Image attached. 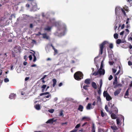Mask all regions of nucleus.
Here are the masks:
<instances>
[{
  "mask_svg": "<svg viewBox=\"0 0 132 132\" xmlns=\"http://www.w3.org/2000/svg\"><path fill=\"white\" fill-rule=\"evenodd\" d=\"M114 81L116 82V83L117 84V76H115V77Z\"/></svg>",
  "mask_w": 132,
  "mask_h": 132,
  "instance_id": "obj_52",
  "label": "nucleus"
},
{
  "mask_svg": "<svg viewBox=\"0 0 132 132\" xmlns=\"http://www.w3.org/2000/svg\"><path fill=\"white\" fill-rule=\"evenodd\" d=\"M67 122H65L64 123H61V124L62 125H67Z\"/></svg>",
  "mask_w": 132,
  "mask_h": 132,
  "instance_id": "obj_50",
  "label": "nucleus"
},
{
  "mask_svg": "<svg viewBox=\"0 0 132 132\" xmlns=\"http://www.w3.org/2000/svg\"><path fill=\"white\" fill-rule=\"evenodd\" d=\"M12 56L13 57H15V53L14 52H12Z\"/></svg>",
  "mask_w": 132,
  "mask_h": 132,
  "instance_id": "obj_45",
  "label": "nucleus"
},
{
  "mask_svg": "<svg viewBox=\"0 0 132 132\" xmlns=\"http://www.w3.org/2000/svg\"><path fill=\"white\" fill-rule=\"evenodd\" d=\"M109 47L110 49H112L113 48V45L112 43L110 44Z\"/></svg>",
  "mask_w": 132,
  "mask_h": 132,
  "instance_id": "obj_31",
  "label": "nucleus"
},
{
  "mask_svg": "<svg viewBox=\"0 0 132 132\" xmlns=\"http://www.w3.org/2000/svg\"><path fill=\"white\" fill-rule=\"evenodd\" d=\"M90 80L89 79H87L85 80V83L87 85H89L90 83Z\"/></svg>",
  "mask_w": 132,
  "mask_h": 132,
  "instance_id": "obj_11",
  "label": "nucleus"
},
{
  "mask_svg": "<svg viewBox=\"0 0 132 132\" xmlns=\"http://www.w3.org/2000/svg\"><path fill=\"white\" fill-rule=\"evenodd\" d=\"M43 36V37L44 38L46 39H49V37L47 36L46 34H42Z\"/></svg>",
  "mask_w": 132,
  "mask_h": 132,
  "instance_id": "obj_12",
  "label": "nucleus"
},
{
  "mask_svg": "<svg viewBox=\"0 0 132 132\" xmlns=\"http://www.w3.org/2000/svg\"><path fill=\"white\" fill-rule=\"evenodd\" d=\"M128 7H127L124 9L127 12H128Z\"/></svg>",
  "mask_w": 132,
  "mask_h": 132,
  "instance_id": "obj_48",
  "label": "nucleus"
},
{
  "mask_svg": "<svg viewBox=\"0 0 132 132\" xmlns=\"http://www.w3.org/2000/svg\"><path fill=\"white\" fill-rule=\"evenodd\" d=\"M101 93V90L100 89H99L98 91V93L99 94H100Z\"/></svg>",
  "mask_w": 132,
  "mask_h": 132,
  "instance_id": "obj_59",
  "label": "nucleus"
},
{
  "mask_svg": "<svg viewBox=\"0 0 132 132\" xmlns=\"http://www.w3.org/2000/svg\"><path fill=\"white\" fill-rule=\"evenodd\" d=\"M89 87L87 85H85V86H84L83 87V88L84 89H85V90H88V88H87V87Z\"/></svg>",
  "mask_w": 132,
  "mask_h": 132,
  "instance_id": "obj_33",
  "label": "nucleus"
},
{
  "mask_svg": "<svg viewBox=\"0 0 132 132\" xmlns=\"http://www.w3.org/2000/svg\"><path fill=\"white\" fill-rule=\"evenodd\" d=\"M16 96V94H14V93H11L10 95L9 98L10 99H12L14 98Z\"/></svg>",
  "mask_w": 132,
  "mask_h": 132,
  "instance_id": "obj_8",
  "label": "nucleus"
},
{
  "mask_svg": "<svg viewBox=\"0 0 132 132\" xmlns=\"http://www.w3.org/2000/svg\"><path fill=\"white\" fill-rule=\"evenodd\" d=\"M95 125L94 124H93L92 129V132H95Z\"/></svg>",
  "mask_w": 132,
  "mask_h": 132,
  "instance_id": "obj_22",
  "label": "nucleus"
},
{
  "mask_svg": "<svg viewBox=\"0 0 132 132\" xmlns=\"http://www.w3.org/2000/svg\"><path fill=\"white\" fill-rule=\"evenodd\" d=\"M112 72L113 73H115L117 71V70H116L115 69H112Z\"/></svg>",
  "mask_w": 132,
  "mask_h": 132,
  "instance_id": "obj_47",
  "label": "nucleus"
},
{
  "mask_svg": "<svg viewBox=\"0 0 132 132\" xmlns=\"http://www.w3.org/2000/svg\"><path fill=\"white\" fill-rule=\"evenodd\" d=\"M113 109V112H114L116 114L118 113V110L117 108L116 107H114Z\"/></svg>",
  "mask_w": 132,
  "mask_h": 132,
  "instance_id": "obj_15",
  "label": "nucleus"
},
{
  "mask_svg": "<svg viewBox=\"0 0 132 132\" xmlns=\"http://www.w3.org/2000/svg\"><path fill=\"white\" fill-rule=\"evenodd\" d=\"M35 107L36 109L38 110H39L40 109V105L39 104H37L35 106Z\"/></svg>",
  "mask_w": 132,
  "mask_h": 132,
  "instance_id": "obj_17",
  "label": "nucleus"
},
{
  "mask_svg": "<svg viewBox=\"0 0 132 132\" xmlns=\"http://www.w3.org/2000/svg\"><path fill=\"white\" fill-rule=\"evenodd\" d=\"M80 125H81V124L80 123H79V124H77L75 126V128H76V129L78 128L80 126Z\"/></svg>",
  "mask_w": 132,
  "mask_h": 132,
  "instance_id": "obj_30",
  "label": "nucleus"
},
{
  "mask_svg": "<svg viewBox=\"0 0 132 132\" xmlns=\"http://www.w3.org/2000/svg\"><path fill=\"white\" fill-rule=\"evenodd\" d=\"M106 99L107 101H110L112 100L111 96L109 94L106 97Z\"/></svg>",
  "mask_w": 132,
  "mask_h": 132,
  "instance_id": "obj_18",
  "label": "nucleus"
},
{
  "mask_svg": "<svg viewBox=\"0 0 132 132\" xmlns=\"http://www.w3.org/2000/svg\"><path fill=\"white\" fill-rule=\"evenodd\" d=\"M117 24H115L114 26V29L115 30H116V29L117 28Z\"/></svg>",
  "mask_w": 132,
  "mask_h": 132,
  "instance_id": "obj_56",
  "label": "nucleus"
},
{
  "mask_svg": "<svg viewBox=\"0 0 132 132\" xmlns=\"http://www.w3.org/2000/svg\"><path fill=\"white\" fill-rule=\"evenodd\" d=\"M92 85L93 87L95 89H96L97 87L96 83L94 82H93L92 83Z\"/></svg>",
  "mask_w": 132,
  "mask_h": 132,
  "instance_id": "obj_10",
  "label": "nucleus"
},
{
  "mask_svg": "<svg viewBox=\"0 0 132 132\" xmlns=\"http://www.w3.org/2000/svg\"><path fill=\"white\" fill-rule=\"evenodd\" d=\"M33 56H34L33 61L34 62H35V61H36V57L34 54H33Z\"/></svg>",
  "mask_w": 132,
  "mask_h": 132,
  "instance_id": "obj_41",
  "label": "nucleus"
},
{
  "mask_svg": "<svg viewBox=\"0 0 132 132\" xmlns=\"http://www.w3.org/2000/svg\"><path fill=\"white\" fill-rule=\"evenodd\" d=\"M128 64L130 66L132 65V63L131 61H129L128 62Z\"/></svg>",
  "mask_w": 132,
  "mask_h": 132,
  "instance_id": "obj_46",
  "label": "nucleus"
},
{
  "mask_svg": "<svg viewBox=\"0 0 132 132\" xmlns=\"http://www.w3.org/2000/svg\"><path fill=\"white\" fill-rule=\"evenodd\" d=\"M102 70H100L99 69L98 71V74H100V75H104L105 73V71L104 69H103L102 71Z\"/></svg>",
  "mask_w": 132,
  "mask_h": 132,
  "instance_id": "obj_6",
  "label": "nucleus"
},
{
  "mask_svg": "<svg viewBox=\"0 0 132 132\" xmlns=\"http://www.w3.org/2000/svg\"><path fill=\"white\" fill-rule=\"evenodd\" d=\"M121 9V11H122V13H123L124 15L125 16H126V13H125V10L123 9Z\"/></svg>",
  "mask_w": 132,
  "mask_h": 132,
  "instance_id": "obj_28",
  "label": "nucleus"
},
{
  "mask_svg": "<svg viewBox=\"0 0 132 132\" xmlns=\"http://www.w3.org/2000/svg\"><path fill=\"white\" fill-rule=\"evenodd\" d=\"M50 94V93L49 92H45V93H41L39 95L40 96H42L44 95L48 94V95H47L46 96H45V97L44 98H48L50 97H51V94Z\"/></svg>",
  "mask_w": 132,
  "mask_h": 132,
  "instance_id": "obj_4",
  "label": "nucleus"
},
{
  "mask_svg": "<svg viewBox=\"0 0 132 132\" xmlns=\"http://www.w3.org/2000/svg\"><path fill=\"white\" fill-rule=\"evenodd\" d=\"M108 44V42L106 41H105L100 45L99 46L100 49L99 50V54L102 55V54L103 49L104 48V46L105 44Z\"/></svg>",
  "mask_w": 132,
  "mask_h": 132,
  "instance_id": "obj_2",
  "label": "nucleus"
},
{
  "mask_svg": "<svg viewBox=\"0 0 132 132\" xmlns=\"http://www.w3.org/2000/svg\"><path fill=\"white\" fill-rule=\"evenodd\" d=\"M29 60H31L32 59V57L31 55H30L29 56Z\"/></svg>",
  "mask_w": 132,
  "mask_h": 132,
  "instance_id": "obj_54",
  "label": "nucleus"
},
{
  "mask_svg": "<svg viewBox=\"0 0 132 132\" xmlns=\"http://www.w3.org/2000/svg\"><path fill=\"white\" fill-rule=\"evenodd\" d=\"M9 81V79L7 78H5L4 79V81L5 82H7Z\"/></svg>",
  "mask_w": 132,
  "mask_h": 132,
  "instance_id": "obj_34",
  "label": "nucleus"
},
{
  "mask_svg": "<svg viewBox=\"0 0 132 132\" xmlns=\"http://www.w3.org/2000/svg\"><path fill=\"white\" fill-rule=\"evenodd\" d=\"M119 9V7H116V8L115 9V12H116L118 11V10Z\"/></svg>",
  "mask_w": 132,
  "mask_h": 132,
  "instance_id": "obj_51",
  "label": "nucleus"
},
{
  "mask_svg": "<svg viewBox=\"0 0 132 132\" xmlns=\"http://www.w3.org/2000/svg\"><path fill=\"white\" fill-rule=\"evenodd\" d=\"M62 85V82H60L59 84V87H60Z\"/></svg>",
  "mask_w": 132,
  "mask_h": 132,
  "instance_id": "obj_64",
  "label": "nucleus"
},
{
  "mask_svg": "<svg viewBox=\"0 0 132 132\" xmlns=\"http://www.w3.org/2000/svg\"><path fill=\"white\" fill-rule=\"evenodd\" d=\"M63 111L62 110H61L60 112L59 116H64V115L63 114Z\"/></svg>",
  "mask_w": 132,
  "mask_h": 132,
  "instance_id": "obj_26",
  "label": "nucleus"
},
{
  "mask_svg": "<svg viewBox=\"0 0 132 132\" xmlns=\"http://www.w3.org/2000/svg\"><path fill=\"white\" fill-rule=\"evenodd\" d=\"M83 75L80 71H78L76 72L74 75V77L75 79L77 80H80L83 78Z\"/></svg>",
  "mask_w": 132,
  "mask_h": 132,
  "instance_id": "obj_1",
  "label": "nucleus"
},
{
  "mask_svg": "<svg viewBox=\"0 0 132 132\" xmlns=\"http://www.w3.org/2000/svg\"><path fill=\"white\" fill-rule=\"evenodd\" d=\"M103 61H102L101 64V66H100V68L99 69H100V70H102V68H103Z\"/></svg>",
  "mask_w": 132,
  "mask_h": 132,
  "instance_id": "obj_29",
  "label": "nucleus"
},
{
  "mask_svg": "<svg viewBox=\"0 0 132 132\" xmlns=\"http://www.w3.org/2000/svg\"><path fill=\"white\" fill-rule=\"evenodd\" d=\"M51 27H47L45 28L44 30L46 31H50L51 30Z\"/></svg>",
  "mask_w": 132,
  "mask_h": 132,
  "instance_id": "obj_24",
  "label": "nucleus"
},
{
  "mask_svg": "<svg viewBox=\"0 0 132 132\" xmlns=\"http://www.w3.org/2000/svg\"><path fill=\"white\" fill-rule=\"evenodd\" d=\"M94 108V106H92L91 103H89L86 106V108L87 110H90L91 109H93Z\"/></svg>",
  "mask_w": 132,
  "mask_h": 132,
  "instance_id": "obj_5",
  "label": "nucleus"
},
{
  "mask_svg": "<svg viewBox=\"0 0 132 132\" xmlns=\"http://www.w3.org/2000/svg\"><path fill=\"white\" fill-rule=\"evenodd\" d=\"M109 63L110 65H112L114 63V62L113 61H109Z\"/></svg>",
  "mask_w": 132,
  "mask_h": 132,
  "instance_id": "obj_44",
  "label": "nucleus"
},
{
  "mask_svg": "<svg viewBox=\"0 0 132 132\" xmlns=\"http://www.w3.org/2000/svg\"><path fill=\"white\" fill-rule=\"evenodd\" d=\"M105 109L107 112H109L108 108V107L107 105H106L105 106Z\"/></svg>",
  "mask_w": 132,
  "mask_h": 132,
  "instance_id": "obj_36",
  "label": "nucleus"
},
{
  "mask_svg": "<svg viewBox=\"0 0 132 132\" xmlns=\"http://www.w3.org/2000/svg\"><path fill=\"white\" fill-rule=\"evenodd\" d=\"M28 1L31 2V4L32 5V9L34 11H36L37 9V6L34 0H28Z\"/></svg>",
  "mask_w": 132,
  "mask_h": 132,
  "instance_id": "obj_3",
  "label": "nucleus"
},
{
  "mask_svg": "<svg viewBox=\"0 0 132 132\" xmlns=\"http://www.w3.org/2000/svg\"><path fill=\"white\" fill-rule=\"evenodd\" d=\"M96 103L95 101H94L92 105L93 106H95L96 105Z\"/></svg>",
  "mask_w": 132,
  "mask_h": 132,
  "instance_id": "obj_55",
  "label": "nucleus"
},
{
  "mask_svg": "<svg viewBox=\"0 0 132 132\" xmlns=\"http://www.w3.org/2000/svg\"><path fill=\"white\" fill-rule=\"evenodd\" d=\"M111 116L112 119H115L117 118L116 115L113 113L111 114Z\"/></svg>",
  "mask_w": 132,
  "mask_h": 132,
  "instance_id": "obj_20",
  "label": "nucleus"
},
{
  "mask_svg": "<svg viewBox=\"0 0 132 132\" xmlns=\"http://www.w3.org/2000/svg\"><path fill=\"white\" fill-rule=\"evenodd\" d=\"M103 96L105 97H106L109 94L106 91H104L103 92Z\"/></svg>",
  "mask_w": 132,
  "mask_h": 132,
  "instance_id": "obj_23",
  "label": "nucleus"
},
{
  "mask_svg": "<svg viewBox=\"0 0 132 132\" xmlns=\"http://www.w3.org/2000/svg\"><path fill=\"white\" fill-rule=\"evenodd\" d=\"M98 71L97 72H95L92 74L93 75L96 76L98 75Z\"/></svg>",
  "mask_w": 132,
  "mask_h": 132,
  "instance_id": "obj_35",
  "label": "nucleus"
},
{
  "mask_svg": "<svg viewBox=\"0 0 132 132\" xmlns=\"http://www.w3.org/2000/svg\"><path fill=\"white\" fill-rule=\"evenodd\" d=\"M120 71V70H119L118 71V72L116 73L115 75H118L119 74V73Z\"/></svg>",
  "mask_w": 132,
  "mask_h": 132,
  "instance_id": "obj_58",
  "label": "nucleus"
},
{
  "mask_svg": "<svg viewBox=\"0 0 132 132\" xmlns=\"http://www.w3.org/2000/svg\"><path fill=\"white\" fill-rule=\"evenodd\" d=\"M111 128L113 130H116L118 129V127L116 126H111Z\"/></svg>",
  "mask_w": 132,
  "mask_h": 132,
  "instance_id": "obj_21",
  "label": "nucleus"
},
{
  "mask_svg": "<svg viewBox=\"0 0 132 132\" xmlns=\"http://www.w3.org/2000/svg\"><path fill=\"white\" fill-rule=\"evenodd\" d=\"M113 78V76L112 75H110L108 78V79L109 80H111Z\"/></svg>",
  "mask_w": 132,
  "mask_h": 132,
  "instance_id": "obj_43",
  "label": "nucleus"
},
{
  "mask_svg": "<svg viewBox=\"0 0 132 132\" xmlns=\"http://www.w3.org/2000/svg\"><path fill=\"white\" fill-rule=\"evenodd\" d=\"M47 76L46 75H45L41 79H44Z\"/></svg>",
  "mask_w": 132,
  "mask_h": 132,
  "instance_id": "obj_57",
  "label": "nucleus"
},
{
  "mask_svg": "<svg viewBox=\"0 0 132 132\" xmlns=\"http://www.w3.org/2000/svg\"><path fill=\"white\" fill-rule=\"evenodd\" d=\"M52 81L53 82V84L52 86L53 87H54L56 84V79H52Z\"/></svg>",
  "mask_w": 132,
  "mask_h": 132,
  "instance_id": "obj_13",
  "label": "nucleus"
},
{
  "mask_svg": "<svg viewBox=\"0 0 132 132\" xmlns=\"http://www.w3.org/2000/svg\"><path fill=\"white\" fill-rule=\"evenodd\" d=\"M46 123H53V119H50L48 120L46 122Z\"/></svg>",
  "mask_w": 132,
  "mask_h": 132,
  "instance_id": "obj_19",
  "label": "nucleus"
},
{
  "mask_svg": "<svg viewBox=\"0 0 132 132\" xmlns=\"http://www.w3.org/2000/svg\"><path fill=\"white\" fill-rule=\"evenodd\" d=\"M101 115L102 117H104V112L102 110L101 111Z\"/></svg>",
  "mask_w": 132,
  "mask_h": 132,
  "instance_id": "obj_37",
  "label": "nucleus"
},
{
  "mask_svg": "<svg viewBox=\"0 0 132 132\" xmlns=\"http://www.w3.org/2000/svg\"><path fill=\"white\" fill-rule=\"evenodd\" d=\"M129 95L128 89H127L125 94V96H128Z\"/></svg>",
  "mask_w": 132,
  "mask_h": 132,
  "instance_id": "obj_32",
  "label": "nucleus"
},
{
  "mask_svg": "<svg viewBox=\"0 0 132 132\" xmlns=\"http://www.w3.org/2000/svg\"><path fill=\"white\" fill-rule=\"evenodd\" d=\"M121 90V89H120V90H119L117 89V90L114 92V95L115 96H117V95H118L120 93V90Z\"/></svg>",
  "mask_w": 132,
  "mask_h": 132,
  "instance_id": "obj_9",
  "label": "nucleus"
},
{
  "mask_svg": "<svg viewBox=\"0 0 132 132\" xmlns=\"http://www.w3.org/2000/svg\"><path fill=\"white\" fill-rule=\"evenodd\" d=\"M83 108L84 107L82 105H79L78 106V109L79 111L82 112L83 111Z\"/></svg>",
  "mask_w": 132,
  "mask_h": 132,
  "instance_id": "obj_7",
  "label": "nucleus"
},
{
  "mask_svg": "<svg viewBox=\"0 0 132 132\" xmlns=\"http://www.w3.org/2000/svg\"><path fill=\"white\" fill-rule=\"evenodd\" d=\"M46 86H47L46 85H44L42 86L41 87V88H42V92H43L44 91L46 87Z\"/></svg>",
  "mask_w": 132,
  "mask_h": 132,
  "instance_id": "obj_16",
  "label": "nucleus"
},
{
  "mask_svg": "<svg viewBox=\"0 0 132 132\" xmlns=\"http://www.w3.org/2000/svg\"><path fill=\"white\" fill-rule=\"evenodd\" d=\"M29 79V77H26L25 78V81H27Z\"/></svg>",
  "mask_w": 132,
  "mask_h": 132,
  "instance_id": "obj_62",
  "label": "nucleus"
},
{
  "mask_svg": "<svg viewBox=\"0 0 132 132\" xmlns=\"http://www.w3.org/2000/svg\"><path fill=\"white\" fill-rule=\"evenodd\" d=\"M87 118V117H82V120H84L86 119Z\"/></svg>",
  "mask_w": 132,
  "mask_h": 132,
  "instance_id": "obj_63",
  "label": "nucleus"
},
{
  "mask_svg": "<svg viewBox=\"0 0 132 132\" xmlns=\"http://www.w3.org/2000/svg\"><path fill=\"white\" fill-rule=\"evenodd\" d=\"M124 31H122V32H121L120 33V35H123V34H124Z\"/></svg>",
  "mask_w": 132,
  "mask_h": 132,
  "instance_id": "obj_60",
  "label": "nucleus"
},
{
  "mask_svg": "<svg viewBox=\"0 0 132 132\" xmlns=\"http://www.w3.org/2000/svg\"><path fill=\"white\" fill-rule=\"evenodd\" d=\"M109 106H110V104L111 105V108H113V106H114V104H112V103H110V102L109 103Z\"/></svg>",
  "mask_w": 132,
  "mask_h": 132,
  "instance_id": "obj_40",
  "label": "nucleus"
},
{
  "mask_svg": "<svg viewBox=\"0 0 132 132\" xmlns=\"http://www.w3.org/2000/svg\"><path fill=\"white\" fill-rule=\"evenodd\" d=\"M117 123V125H119L120 124V121L119 119H116Z\"/></svg>",
  "mask_w": 132,
  "mask_h": 132,
  "instance_id": "obj_38",
  "label": "nucleus"
},
{
  "mask_svg": "<svg viewBox=\"0 0 132 132\" xmlns=\"http://www.w3.org/2000/svg\"><path fill=\"white\" fill-rule=\"evenodd\" d=\"M114 38L116 39H117L118 38V35L116 33L114 35Z\"/></svg>",
  "mask_w": 132,
  "mask_h": 132,
  "instance_id": "obj_27",
  "label": "nucleus"
},
{
  "mask_svg": "<svg viewBox=\"0 0 132 132\" xmlns=\"http://www.w3.org/2000/svg\"><path fill=\"white\" fill-rule=\"evenodd\" d=\"M124 42L122 41L121 39H118L116 41V43L117 44H119L121 43H124Z\"/></svg>",
  "mask_w": 132,
  "mask_h": 132,
  "instance_id": "obj_14",
  "label": "nucleus"
},
{
  "mask_svg": "<svg viewBox=\"0 0 132 132\" xmlns=\"http://www.w3.org/2000/svg\"><path fill=\"white\" fill-rule=\"evenodd\" d=\"M105 132L104 131V129H102L101 128H99L98 129V132Z\"/></svg>",
  "mask_w": 132,
  "mask_h": 132,
  "instance_id": "obj_25",
  "label": "nucleus"
},
{
  "mask_svg": "<svg viewBox=\"0 0 132 132\" xmlns=\"http://www.w3.org/2000/svg\"><path fill=\"white\" fill-rule=\"evenodd\" d=\"M54 50V55L56 54L57 53V50L55 49Z\"/></svg>",
  "mask_w": 132,
  "mask_h": 132,
  "instance_id": "obj_49",
  "label": "nucleus"
},
{
  "mask_svg": "<svg viewBox=\"0 0 132 132\" xmlns=\"http://www.w3.org/2000/svg\"><path fill=\"white\" fill-rule=\"evenodd\" d=\"M77 130V129H75L71 131L70 132H76Z\"/></svg>",
  "mask_w": 132,
  "mask_h": 132,
  "instance_id": "obj_53",
  "label": "nucleus"
},
{
  "mask_svg": "<svg viewBox=\"0 0 132 132\" xmlns=\"http://www.w3.org/2000/svg\"><path fill=\"white\" fill-rule=\"evenodd\" d=\"M100 88H101L102 85V80L101 79L100 81Z\"/></svg>",
  "mask_w": 132,
  "mask_h": 132,
  "instance_id": "obj_39",
  "label": "nucleus"
},
{
  "mask_svg": "<svg viewBox=\"0 0 132 132\" xmlns=\"http://www.w3.org/2000/svg\"><path fill=\"white\" fill-rule=\"evenodd\" d=\"M125 31L126 32H127V34H128L129 32V30L128 29H125Z\"/></svg>",
  "mask_w": 132,
  "mask_h": 132,
  "instance_id": "obj_61",
  "label": "nucleus"
},
{
  "mask_svg": "<svg viewBox=\"0 0 132 132\" xmlns=\"http://www.w3.org/2000/svg\"><path fill=\"white\" fill-rule=\"evenodd\" d=\"M54 111V110L53 109H50L49 110V112L51 113H52Z\"/></svg>",
  "mask_w": 132,
  "mask_h": 132,
  "instance_id": "obj_42",
  "label": "nucleus"
}]
</instances>
